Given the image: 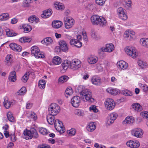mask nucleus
<instances>
[{"instance_id": "1", "label": "nucleus", "mask_w": 148, "mask_h": 148, "mask_svg": "<svg viewBox=\"0 0 148 148\" xmlns=\"http://www.w3.org/2000/svg\"><path fill=\"white\" fill-rule=\"evenodd\" d=\"M80 95L82 99L84 101L92 102L94 101V99L92 97V93L88 89H82L80 92Z\"/></svg>"}, {"instance_id": "2", "label": "nucleus", "mask_w": 148, "mask_h": 148, "mask_svg": "<svg viewBox=\"0 0 148 148\" xmlns=\"http://www.w3.org/2000/svg\"><path fill=\"white\" fill-rule=\"evenodd\" d=\"M124 50L127 55L133 58H135L138 56L137 51L135 48L133 47L127 46L125 48Z\"/></svg>"}, {"instance_id": "3", "label": "nucleus", "mask_w": 148, "mask_h": 148, "mask_svg": "<svg viewBox=\"0 0 148 148\" xmlns=\"http://www.w3.org/2000/svg\"><path fill=\"white\" fill-rule=\"evenodd\" d=\"M23 134L25 136V138L26 140L31 139L33 137L37 138L38 137V135L37 131L35 129H33L30 131L28 130L24 131Z\"/></svg>"}, {"instance_id": "4", "label": "nucleus", "mask_w": 148, "mask_h": 148, "mask_svg": "<svg viewBox=\"0 0 148 148\" xmlns=\"http://www.w3.org/2000/svg\"><path fill=\"white\" fill-rule=\"evenodd\" d=\"M31 50L32 54L36 58H45L44 53L40 51L39 48L37 46H34L32 47Z\"/></svg>"}, {"instance_id": "5", "label": "nucleus", "mask_w": 148, "mask_h": 148, "mask_svg": "<svg viewBox=\"0 0 148 148\" xmlns=\"http://www.w3.org/2000/svg\"><path fill=\"white\" fill-rule=\"evenodd\" d=\"M81 66V62L78 59H74L70 62L69 68L73 70H76L80 68Z\"/></svg>"}, {"instance_id": "6", "label": "nucleus", "mask_w": 148, "mask_h": 148, "mask_svg": "<svg viewBox=\"0 0 148 148\" xmlns=\"http://www.w3.org/2000/svg\"><path fill=\"white\" fill-rule=\"evenodd\" d=\"M48 111L49 114L56 115L60 112V108L57 104L55 103H52L48 108Z\"/></svg>"}, {"instance_id": "7", "label": "nucleus", "mask_w": 148, "mask_h": 148, "mask_svg": "<svg viewBox=\"0 0 148 148\" xmlns=\"http://www.w3.org/2000/svg\"><path fill=\"white\" fill-rule=\"evenodd\" d=\"M64 20L65 27L66 29H69L71 28L75 23L74 20L71 17H65Z\"/></svg>"}, {"instance_id": "8", "label": "nucleus", "mask_w": 148, "mask_h": 148, "mask_svg": "<svg viewBox=\"0 0 148 148\" xmlns=\"http://www.w3.org/2000/svg\"><path fill=\"white\" fill-rule=\"evenodd\" d=\"M106 108L108 110H111L114 108L115 103L114 101L111 99H107L104 102Z\"/></svg>"}, {"instance_id": "9", "label": "nucleus", "mask_w": 148, "mask_h": 148, "mask_svg": "<svg viewBox=\"0 0 148 148\" xmlns=\"http://www.w3.org/2000/svg\"><path fill=\"white\" fill-rule=\"evenodd\" d=\"M54 123L56 129L60 133H62L65 132V129L63 127L62 122L58 119H57L55 120Z\"/></svg>"}, {"instance_id": "10", "label": "nucleus", "mask_w": 148, "mask_h": 148, "mask_svg": "<svg viewBox=\"0 0 148 148\" xmlns=\"http://www.w3.org/2000/svg\"><path fill=\"white\" fill-rule=\"evenodd\" d=\"M144 132L143 130L140 128H136L132 130L131 131L132 135L134 136L139 138L143 137Z\"/></svg>"}, {"instance_id": "11", "label": "nucleus", "mask_w": 148, "mask_h": 148, "mask_svg": "<svg viewBox=\"0 0 148 148\" xmlns=\"http://www.w3.org/2000/svg\"><path fill=\"white\" fill-rule=\"evenodd\" d=\"M117 13L121 19L125 21L127 18V16L126 14L125 10L122 7L119 8L117 10Z\"/></svg>"}, {"instance_id": "12", "label": "nucleus", "mask_w": 148, "mask_h": 148, "mask_svg": "<svg viewBox=\"0 0 148 148\" xmlns=\"http://www.w3.org/2000/svg\"><path fill=\"white\" fill-rule=\"evenodd\" d=\"M127 146L132 148H137L140 145V143L137 140H134L128 141L126 143Z\"/></svg>"}, {"instance_id": "13", "label": "nucleus", "mask_w": 148, "mask_h": 148, "mask_svg": "<svg viewBox=\"0 0 148 148\" xmlns=\"http://www.w3.org/2000/svg\"><path fill=\"white\" fill-rule=\"evenodd\" d=\"M81 101L79 97L76 96L73 97L71 99V103L73 106L77 108L79 106Z\"/></svg>"}, {"instance_id": "14", "label": "nucleus", "mask_w": 148, "mask_h": 148, "mask_svg": "<svg viewBox=\"0 0 148 148\" xmlns=\"http://www.w3.org/2000/svg\"><path fill=\"white\" fill-rule=\"evenodd\" d=\"M118 116L117 114L115 112H113L109 115V118L106 122L107 125H110L114 122V121Z\"/></svg>"}, {"instance_id": "15", "label": "nucleus", "mask_w": 148, "mask_h": 148, "mask_svg": "<svg viewBox=\"0 0 148 148\" xmlns=\"http://www.w3.org/2000/svg\"><path fill=\"white\" fill-rule=\"evenodd\" d=\"M59 45L60 49L64 52H66L68 51L69 48L66 42L63 40L60 41Z\"/></svg>"}, {"instance_id": "16", "label": "nucleus", "mask_w": 148, "mask_h": 148, "mask_svg": "<svg viewBox=\"0 0 148 148\" xmlns=\"http://www.w3.org/2000/svg\"><path fill=\"white\" fill-rule=\"evenodd\" d=\"M10 48L14 51L19 52L21 51L22 47L21 46L15 43H12L10 44Z\"/></svg>"}, {"instance_id": "17", "label": "nucleus", "mask_w": 148, "mask_h": 148, "mask_svg": "<svg viewBox=\"0 0 148 148\" xmlns=\"http://www.w3.org/2000/svg\"><path fill=\"white\" fill-rule=\"evenodd\" d=\"M116 65L118 68L123 70L126 69L128 66V64L123 60L118 62Z\"/></svg>"}, {"instance_id": "18", "label": "nucleus", "mask_w": 148, "mask_h": 148, "mask_svg": "<svg viewBox=\"0 0 148 148\" xmlns=\"http://www.w3.org/2000/svg\"><path fill=\"white\" fill-rule=\"evenodd\" d=\"M70 44L71 45H74L75 47L79 48L82 46V43L79 40H77L75 39H72L70 41Z\"/></svg>"}, {"instance_id": "19", "label": "nucleus", "mask_w": 148, "mask_h": 148, "mask_svg": "<svg viewBox=\"0 0 148 148\" xmlns=\"http://www.w3.org/2000/svg\"><path fill=\"white\" fill-rule=\"evenodd\" d=\"M91 81L92 84L96 85H99L101 83V79L97 75L94 76L92 77Z\"/></svg>"}, {"instance_id": "20", "label": "nucleus", "mask_w": 148, "mask_h": 148, "mask_svg": "<svg viewBox=\"0 0 148 148\" xmlns=\"http://www.w3.org/2000/svg\"><path fill=\"white\" fill-rule=\"evenodd\" d=\"M106 91L110 94L113 95H116L120 93V91L119 90L112 88H109L106 90Z\"/></svg>"}, {"instance_id": "21", "label": "nucleus", "mask_w": 148, "mask_h": 148, "mask_svg": "<svg viewBox=\"0 0 148 148\" xmlns=\"http://www.w3.org/2000/svg\"><path fill=\"white\" fill-rule=\"evenodd\" d=\"M53 42L52 38L50 37H47L45 38L41 41V43L43 45L48 46L51 44Z\"/></svg>"}, {"instance_id": "22", "label": "nucleus", "mask_w": 148, "mask_h": 148, "mask_svg": "<svg viewBox=\"0 0 148 148\" xmlns=\"http://www.w3.org/2000/svg\"><path fill=\"white\" fill-rule=\"evenodd\" d=\"M134 120L132 116H128L126 117L125 120H124L123 123V124H131L134 123Z\"/></svg>"}, {"instance_id": "23", "label": "nucleus", "mask_w": 148, "mask_h": 148, "mask_svg": "<svg viewBox=\"0 0 148 148\" xmlns=\"http://www.w3.org/2000/svg\"><path fill=\"white\" fill-rule=\"evenodd\" d=\"M52 12V11L51 9L45 10L44 11L43 13L41 14V17L43 18H48L51 15Z\"/></svg>"}, {"instance_id": "24", "label": "nucleus", "mask_w": 148, "mask_h": 148, "mask_svg": "<svg viewBox=\"0 0 148 148\" xmlns=\"http://www.w3.org/2000/svg\"><path fill=\"white\" fill-rule=\"evenodd\" d=\"M101 16L97 15H94L91 17V20L92 23L94 25H97L99 23V20Z\"/></svg>"}, {"instance_id": "25", "label": "nucleus", "mask_w": 148, "mask_h": 148, "mask_svg": "<svg viewBox=\"0 0 148 148\" xmlns=\"http://www.w3.org/2000/svg\"><path fill=\"white\" fill-rule=\"evenodd\" d=\"M135 34L134 32L132 30H127L124 33V36L125 37L127 38L130 36L131 38H133Z\"/></svg>"}, {"instance_id": "26", "label": "nucleus", "mask_w": 148, "mask_h": 148, "mask_svg": "<svg viewBox=\"0 0 148 148\" xmlns=\"http://www.w3.org/2000/svg\"><path fill=\"white\" fill-rule=\"evenodd\" d=\"M98 60V58L96 56H92L88 59V62L90 64H94L96 63Z\"/></svg>"}, {"instance_id": "27", "label": "nucleus", "mask_w": 148, "mask_h": 148, "mask_svg": "<svg viewBox=\"0 0 148 148\" xmlns=\"http://www.w3.org/2000/svg\"><path fill=\"white\" fill-rule=\"evenodd\" d=\"M54 116L50 114L47 115V121L49 124L52 125L54 123L55 121V120Z\"/></svg>"}, {"instance_id": "28", "label": "nucleus", "mask_w": 148, "mask_h": 148, "mask_svg": "<svg viewBox=\"0 0 148 148\" xmlns=\"http://www.w3.org/2000/svg\"><path fill=\"white\" fill-rule=\"evenodd\" d=\"M9 80L11 82H15L16 80V73L15 71L11 72L8 77Z\"/></svg>"}, {"instance_id": "29", "label": "nucleus", "mask_w": 148, "mask_h": 148, "mask_svg": "<svg viewBox=\"0 0 148 148\" xmlns=\"http://www.w3.org/2000/svg\"><path fill=\"white\" fill-rule=\"evenodd\" d=\"M52 63L54 64L58 65L61 64L62 62L61 58L58 56H55L53 58Z\"/></svg>"}, {"instance_id": "30", "label": "nucleus", "mask_w": 148, "mask_h": 148, "mask_svg": "<svg viewBox=\"0 0 148 148\" xmlns=\"http://www.w3.org/2000/svg\"><path fill=\"white\" fill-rule=\"evenodd\" d=\"M95 123L94 122L90 123L86 127L87 130L89 132H92L96 129Z\"/></svg>"}, {"instance_id": "31", "label": "nucleus", "mask_w": 148, "mask_h": 148, "mask_svg": "<svg viewBox=\"0 0 148 148\" xmlns=\"http://www.w3.org/2000/svg\"><path fill=\"white\" fill-rule=\"evenodd\" d=\"M62 25V22L59 21H53L52 23V27L55 28H58L60 27Z\"/></svg>"}, {"instance_id": "32", "label": "nucleus", "mask_w": 148, "mask_h": 148, "mask_svg": "<svg viewBox=\"0 0 148 148\" xmlns=\"http://www.w3.org/2000/svg\"><path fill=\"white\" fill-rule=\"evenodd\" d=\"M4 100L3 104L4 106L6 109L9 108L11 106L12 104V102L8 100V99L7 97H5Z\"/></svg>"}, {"instance_id": "33", "label": "nucleus", "mask_w": 148, "mask_h": 148, "mask_svg": "<svg viewBox=\"0 0 148 148\" xmlns=\"http://www.w3.org/2000/svg\"><path fill=\"white\" fill-rule=\"evenodd\" d=\"M132 108L135 111L137 112L141 111L142 108L140 105L137 103H133L132 106Z\"/></svg>"}, {"instance_id": "34", "label": "nucleus", "mask_w": 148, "mask_h": 148, "mask_svg": "<svg viewBox=\"0 0 148 148\" xmlns=\"http://www.w3.org/2000/svg\"><path fill=\"white\" fill-rule=\"evenodd\" d=\"M106 52L110 53L114 50V46L112 43L107 44H106Z\"/></svg>"}, {"instance_id": "35", "label": "nucleus", "mask_w": 148, "mask_h": 148, "mask_svg": "<svg viewBox=\"0 0 148 148\" xmlns=\"http://www.w3.org/2000/svg\"><path fill=\"white\" fill-rule=\"evenodd\" d=\"M55 7L57 10H62L64 8V5L62 3L57 2L54 4Z\"/></svg>"}, {"instance_id": "36", "label": "nucleus", "mask_w": 148, "mask_h": 148, "mask_svg": "<svg viewBox=\"0 0 148 148\" xmlns=\"http://www.w3.org/2000/svg\"><path fill=\"white\" fill-rule=\"evenodd\" d=\"M27 116L30 118V119H32L33 121H35L37 119V116L36 114L34 112H29L27 113Z\"/></svg>"}, {"instance_id": "37", "label": "nucleus", "mask_w": 148, "mask_h": 148, "mask_svg": "<svg viewBox=\"0 0 148 148\" xmlns=\"http://www.w3.org/2000/svg\"><path fill=\"white\" fill-rule=\"evenodd\" d=\"M137 63L138 66L142 69L146 68L147 66V63L142 60H138Z\"/></svg>"}, {"instance_id": "38", "label": "nucleus", "mask_w": 148, "mask_h": 148, "mask_svg": "<svg viewBox=\"0 0 148 148\" xmlns=\"http://www.w3.org/2000/svg\"><path fill=\"white\" fill-rule=\"evenodd\" d=\"M6 35L9 37L15 36L17 34V33L14 32L13 30L9 29H6Z\"/></svg>"}, {"instance_id": "39", "label": "nucleus", "mask_w": 148, "mask_h": 148, "mask_svg": "<svg viewBox=\"0 0 148 148\" xmlns=\"http://www.w3.org/2000/svg\"><path fill=\"white\" fill-rule=\"evenodd\" d=\"M140 42L143 47L148 48V38H142L140 39Z\"/></svg>"}, {"instance_id": "40", "label": "nucleus", "mask_w": 148, "mask_h": 148, "mask_svg": "<svg viewBox=\"0 0 148 148\" xmlns=\"http://www.w3.org/2000/svg\"><path fill=\"white\" fill-rule=\"evenodd\" d=\"M99 23L97 25H99L101 26H105L106 24V21L105 19L102 16H101L99 20Z\"/></svg>"}, {"instance_id": "41", "label": "nucleus", "mask_w": 148, "mask_h": 148, "mask_svg": "<svg viewBox=\"0 0 148 148\" xmlns=\"http://www.w3.org/2000/svg\"><path fill=\"white\" fill-rule=\"evenodd\" d=\"M32 39L28 37H23L19 39V41L22 43L30 42Z\"/></svg>"}, {"instance_id": "42", "label": "nucleus", "mask_w": 148, "mask_h": 148, "mask_svg": "<svg viewBox=\"0 0 148 148\" xmlns=\"http://www.w3.org/2000/svg\"><path fill=\"white\" fill-rule=\"evenodd\" d=\"M70 65V62L67 60L65 61L61 64L62 67L63 69L65 71L67 69Z\"/></svg>"}, {"instance_id": "43", "label": "nucleus", "mask_w": 148, "mask_h": 148, "mask_svg": "<svg viewBox=\"0 0 148 148\" xmlns=\"http://www.w3.org/2000/svg\"><path fill=\"white\" fill-rule=\"evenodd\" d=\"M73 93V90L71 87L67 88L65 92V95L66 97L72 95Z\"/></svg>"}, {"instance_id": "44", "label": "nucleus", "mask_w": 148, "mask_h": 148, "mask_svg": "<svg viewBox=\"0 0 148 148\" xmlns=\"http://www.w3.org/2000/svg\"><path fill=\"white\" fill-rule=\"evenodd\" d=\"M69 78L66 76H63L60 77L58 80V82L60 84H62L66 82Z\"/></svg>"}, {"instance_id": "45", "label": "nucleus", "mask_w": 148, "mask_h": 148, "mask_svg": "<svg viewBox=\"0 0 148 148\" xmlns=\"http://www.w3.org/2000/svg\"><path fill=\"white\" fill-rule=\"evenodd\" d=\"M9 18V15L8 13H3L0 15V20L1 21L6 20Z\"/></svg>"}, {"instance_id": "46", "label": "nucleus", "mask_w": 148, "mask_h": 148, "mask_svg": "<svg viewBox=\"0 0 148 148\" xmlns=\"http://www.w3.org/2000/svg\"><path fill=\"white\" fill-rule=\"evenodd\" d=\"M22 27L24 29V31L25 32H30L32 30L31 27L27 24H24L22 25Z\"/></svg>"}, {"instance_id": "47", "label": "nucleus", "mask_w": 148, "mask_h": 148, "mask_svg": "<svg viewBox=\"0 0 148 148\" xmlns=\"http://www.w3.org/2000/svg\"><path fill=\"white\" fill-rule=\"evenodd\" d=\"M26 92V89L25 87H23L17 92V95H24Z\"/></svg>"}, {"instance_id": "48", "label": "nucleus", "mask_w": 148, "mask_h": 148, "mask_svg": "<svg viewBox=\"0 0 148 148\" xmlns=\"http://www.w3.org/2000/svg\"><path fill=\"white\" fill-rule=\"evenodd\" d=\"M12 57V56L10 54H8L7 55L5 59V62L7 64L9 65L11 63V60Z\"/></svg>"}, {"instance_id": "49", "label": "nucleus", "mask_w": 148, "mask_h": 148, "mask_svg": "<svg viewBox=\"0 0 148 148\" xmlns=\"http://www.w3.org/2000/svg\"><path fill=\"white\" fill-rule=\"evenodd\" d=\"M138 85L143 91L146 92L148 91V86L146 84L139 83Z\"/></svg>"}, {"instance_id": "50", "label": "nucleus", "mask_w": 148, "mask_h": 148, "mask_svg": "<svg viewBox=\"0 0 148 148\" xmlns=\"http://www.w3.org/2000/svg\"><path fill=\"white\" fill-rule=\"evenodd\" d=\"M7 117L9 120L11 122L15 121V119L11 112H9L7 114Z\"/></svg>"}, {"instance_id": "51", "label": "nucleus", "mask_w": 148, "mask_h": 148, "mask_svg": "<svg viewBox=\"0 0 148 148\" xmlns=\"http://www.w3.org/2000/svg\"><path fill=\"white\" fill-rule=\"evenodd\" d=\"M45 82L44 80H40L39 81L38 87L41 89H44L45 86Z\"/></svg>"}, {"instance_id": "52", "label": "nucleus", "mask_w": 148, "mask_h": 148, "mask_svg": "<svg viewBox=\"0 0 148 148\" xmlns=\"http://www.w3.org/2000/svg\"><path fill=\"white\" fill-rule=\"evenodd\" d=\"M122 93L124 95L127 96H131L133 95V93L131 91L127 89L123 90Z\"/></svg>"}, {"instance_id": "53", "label": "nucleus", "mask_w": 148, "mask_h": 148, "mask_svg": "<svg viewBox=\"0 0 148 148\" xmlns=\"http://www.w3.org/2000/svg\"><path fill=\"white\" fill-rule=\"evenodd\" d=\"M28 21L29 22L32 23V22H37L39 21L38 18H37L35 16H32L29 17L28 19Z\"/></svg>"}, {"instance_id": "54", "label": "nucleus", "mask_w": 148, "mask_h": 148, "mask_svg": "<svg viewBox=\"0 0 148 148\" xmlns=\"http://www.w3.org/2000/svg\"><path fill=\"white\" fill-rule=\"evenodd\" d=\"M39 131L41 134L44 135H47L48 133L47 129L43 127L39 128Z\"/></svg>"}, {"instance_id": "55", "label": "nucleus", "mask_w": 148, "mask_h": 148, "mask_svg": "<svg viewBox=\"0 0 148 148\" xmlns=\"http://www.w3.org/2000/svg\"><path fill=\"white\" fill-rule=\"evenodd\" d=\"M91 36L92 38L96 40H98L100 38L99 36L94 31H92L91 33Z\"/></svg>"}, {"instance_id": "56", "label": "nucleus", "mask_w": 148, "mask_h": 148, "mask_svg": "<svg viewBox=\"0 0 148 148\" xmlns=\"http://www.w3.org/2000/svg\"><path fill=\"white\" fill-rule=\"evenodd\" d=\"M124 2L126 6L130 7L132 5L131 0H124Z\"/></svg>"}, {"instance_id": "57", "label": "nucleus", "mask_w": 148, "mask_h": 148, "mask_svg": "<svg viewBox=\"0 0 148 148\" xmlns=\"http://www.w3.org/2000/svg\"><path fill=\"white\" fill-rule=\"evenodd\" d=\"M76 114L79 116H83L84 114V112L82 110L77 109L75 111Z\"/></svg>"}, {"instance_id": "58", "label": "nucleus", "mask_w": 148, "mask_h": 148, "mask_svg": "<svg viewBox=\"0 0 148 148\" xmlns=\"http://www.w3.org/2000/svg\"><path fill=\"white\" fill-rule=\"evenodd\" d=\"M67 132L69 136H74L76 133V130L75 129L72 128L71 130H68Z\"/></svg>"}, {"instance_id": "59", "label": "nucleus", "mask_w": 148, "mask_h": 148, "mask_svg": "<svg viewBox=\"0 0 148 148\" xmlns=\"http://www.w3.org/2000/svg\"><path fill=\"white\" fill-rule=\"evenodd\" d=\"M106 0H95L96 3L97 4L100 6L103 5Z\"/></svg>"}, {"instance_id": "60", "label": "nucleus", "mask_w": 148, "mask_h": 148, "mask_svg": "<svg viewBox=\"0 0 148 148\" xmlns=\"http://www.w3.org/2000/svg\"><path fill=\"white\" fill-rule=\"evenodd\" d=\"M29 73L25 74L21 78L22 81L24 83L26 82L28 79Z\"/></svg>"}, {"instance_id": "61", "label": "nucleus", "mask_w": 148, "mask_h": 148, "mask_svg": "<svg viewBox=\"0 0 148 148\" xmlns=\"http://www.w3.org/2000/svg\"><path fill=\"white\" fill-rule=\"evenodd\" d=\"M140 114L142 117L148 120V112H141Z\"/></svg>"}, {"instance_id": "62", "label": "nucleus", "mask_w": 148, "mask_h": 148, "mask_svg": "<svg viewBox=\"0 0 148 148\" xmlns=\"http://www.w3.org/2000/svg\"><path fill=\"white\" fill-rule=\"evenodd\" d=\"M90 111H92L93 112L96 113L98 112V110L95 105H92L89 107Z\"/></svg>"}, {"instance_id": "63", "label": "nucleus", "mask_w": 148, "mask_h": 148, "mask_svg": "<svg viewBox=\"0 0 148 148\" xmlns=\"http://www.w3.org/2000/svg\"><path fill=\"white\" fill-rule=\"evenodd\" d=\"M49 145L46 144H43L39 145L38 146V148H50Z\"/></svg>"}, {"instance_id": "64", "label": "nucleus", "mask_w": 148, "mask_h": 148, "mask_svg": "<svg viewBox=\"0 0 148 148\" xmlns=\"http://www.w3.org/2000/svg\"><path fill=\"white\" fill-rule=\"evenodd\" d=\"M10 137L11 140L12 142H15L16 140V138L14 134H12L10 135Z\"/></svg>"}]
</instances>
